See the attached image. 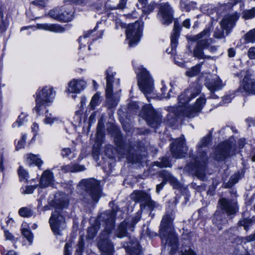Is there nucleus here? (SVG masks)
<instances>
[{
	"instance_id": "nucleus-1",
	"label": "nucleus",
	"mask_w": 255,
	"mask_h": 255,
	"mask_svg": "<svg viewBox=\"0 0 255 255\" xmlns=\"http://www.w3.org/2000/svg\"><path fill=\"white\" fill-rule=\"evenodd\" d=\"M201 92V86L198 83L191 84L189 87L179 96L177 107H168L169 114L167 116V122L173 125L177 119L181 117L193 118L197 115L206 103V99L200 97L197 99L192 106L188 105V102Z\"/></svg>"
},
{
	"instance_id": "nucleus-2",
	"label": "nucleus",
	"mask_w": 255,
	"mask_h": 255,
	"mask_svg": "<svg viewBox=\"0 0 255 255\" xmlns=\"http://www.w3.org/2000/svg\"><path fill=\"white\" fill-rule=\"evenodd\" d=\"M211 140V133L203 137L197 146V153L192 156V161L187 164V169L195 174L198 178L204 180L205 170L208 161L206 147Z\"/></svg>"
},
{
	"instance_id": "nucleus-3",
	"label": "nucleus",
	"mask_w": 255,
	"mask_h": 255,
	"mask_svg": "<svg viewBox=\"0 0 255 255\" xmlns=\"http://www.w3.org/2000/svg\"><path fill=\"white\" fill-rule=\"evenodd\" d=\"M174 217L173 211L167 212L161 220L159 231L162 241L171 247V254H174L178 247V239L173 225Z\"/></svg>"
},
{
	"instance_id": "nucleus-4",
	"label": "nucleus",
	"mask_w": 255,
	"mask_h": 255,
	"mask_svg": "<svg viewBox=\"0 0 255 255\" xmlns=\"http://www.w3.org/2000/svg\"><path fill=\"white\" fill-rule=\"evenodd\" d=\"M211 30L210 28H206L201 32L196 35L190 37V40L192 41H197L196 46L194 49L193 55L198 59H210V56L204 54L203 50L207 49L208 46L211 44L213 40L211 38H208L210 35Z\"/></svg>"
},
{
	"instance_id": "nucleus-5",
	"label": "nucleus",
	"mask_w": 255,
	"mask_h": 255,
	"mask_svg": "<svg viewBox=\"0 0 255 255\" xmlns=\"http://www.w3.org/2000/svg\"><path fill=\"white\" fill-rule=\"evenodd\" d=\"M137 77L139 88L147 99L156 98L157 96L154 91L153 80L149 72L145 68H141Z\"/></svg>"
},
{
	"instance_id": "nucleus-6",
	"label": "nucleus",
	"mask_w": 255,
	"mask_h": 255,
	"mask_svg": "<svg viewBox=\"0 0 255 255\" xmlns=\"http://www.w3.org/2000/svg\"><path fill=\"white\" fill-rule=\"evenodd\" d=\"M79 186L86 191L87 196L85 199L87 201L92 200L97 202L98 201L102 191L99 181L95 178L82 179L79 183Z\"/></svg>"
},
{
	"instance_id": "nucleus-7",
	"label": "nucleus",
	"mask_w": 255,
	"mask_h": 255,
	"mask_svg": "<svg viewBox=\"0 0 255 255\" xmlns=\"http://www.w3.org/2000/svg\"><path fill=\"white\" fill-rule=\"evenodd\" d=\"M56 95L54 88L50 86H46L39 89L36 93V106L34 110L39 114L42 106H49L53 101Z\"/></svg>"
},
{
	"instance_id": "nucleus-8",
	"label": "nucleus",
	"mask_w": 255,
	"mask_h": 255,
	"mask_svg": "<svg viewBox=\"0 0 255 255\" xmlns=\"http://www.w3.org/2000/svg\"><path fill=\"white\" fill-rule=\"evenodd\" d=\"M115 142L117 146V152L122 157H126L130 162L135 163L141 161L140 158L136 153H134L135 150L127 145L123 143L121 137L118 135L115 137Z\"/></svg>"
},
{
	"instance_id": "nucleus-9",
	"label": "nucleus",
	"mask_w": 255,
	"mask_h": 255,
	"mask_svg": "<svg viewBox=\"0 0 255 255\" xmlns=\"http://www.w3.org/2000/svg\"><path fill=\"white\" fill-rule=\"evenodd\" d=\"M238 17L236 13L226 15L220 23L222 30L217 28L214 32V36L216 38H224L225 35L223 30L226 31V35H228L230 33L231 29L235 26Z\"/></svg>"
},
{
	"instance_id": "nucleus-10",
	"label": "nucleus",
	"mask_w": 255,
	"mask_h": 255,
	"mask_svg": "<svg viewBox=\"0 0 255 255\" xmlns=\"http://www.w3.org/2000/svg\"><path fill=\"white\" fill-rule=\"evenodd\" d=\"M140 215L137 214L135 216L124 220L120 224L116 230V236L120 238L127 236L128 232L133 231L134 226L140 220Z\"/></svg>"
},
{
	"instance_id": "nucleus-11",
	"label": "nucleus",
	"mask_w": 255,
	"mask_h": 255,
	"mask_svg": "<svg viewBox=\"0 0 255 255\" xmlns=\"http://www.w3.org/2000/svg\"><path fill=\"white\" fill-rule=\"evenodd\" d=\"M142 27V23L138 21L128 25L126 30V36L129 46H134L139 41Z\"/></svg>"
},
{
	"instance_id": "nucleus-12",
	"label": "nucleus",
	"mask_w": 255,
	"mask_h": 255,
	"mask_svg": "<svg viewBox=\"0 0 255 255\" xmlns=\"http://www.w3.org/2000/svg\"><path fill=\"white\" fill-rule=\"evenodd\" d=\"M236 151V145L233 141H226L219 144L215 152L214 158L217 160L223 159L233 155Z\"/></svg>"
},
{
	"instance_id": "nucleus-13",
	"label": "nucleus",
	"mask_w": 255,
	"mask_h": 255,
	"mask_svg": "<svg viewBox=\"0 0 255 255\" xmlns=\"http://www.w3.org/2000/svg\"><path fill=\"white\" fill-rule=\"evenodd\" d=\"M120 210L117 207L111 211H106L102 213L99 217L100 221L103 222L105 230L103 234L108 235L115 227V215Z\"/></svg>"
},
{
	"instance_id": "nucleus-14",
	"label": "nucleus",
	"mask_w": 255,
	"mask_h": 255,
	"mask_svg": "<svg viewBox=\"0 0 255 255\" xmlns=\"http://www.w3.org/2000/svg\"><path fill=\"white\" fill-rule=\"evenodd\" d=\"M147 124L153 128H156L161 123V115L154 111L150 105H145L142 108Z\"/></svg>"
},
{
	"instance_id": "nucleus-15",
	"label": "nucleus",
	"mask_w": 255,
	"mask_h": 255,
	"mask_svg": "<svg viewBox=\"0 0 255 255\" xmlns=\"http://www.w3.org/2000/svg\"><path fill=\"white\" fill-rule=\"evenodd\" d=\"M51 229L56 236H61V231L66 228L65 218L59 212L55 211L51 215L49 221Z\"/></svg>"
},
{
	"instance_id": "nucleus-16",
	"label": "nucleus",
	"mask_w": 255,
	"mask_h": 255,
	"mask_svg": "<svg viewBox=\"0 0 255 255\" xmlns=\"http://www.w3.org/2000/svg\"><path fill=\"white\" fill-rule=\"evenodd\" d=\"M187 149L183 135H181L175 140L174 142L171 145L170 149L173 157L176 158L184 157Z\"/></svg>"
},
{
	"instance_id": "nucleus-17",
	"label": "nucleus",
	"mask_w": 255,
	"mask_h": 255,
	"mask_svg": "<svg viewBox=\"0 0 255 255\" xmlns=\"http://www.w3.org/2000/svg\"><path fill=\"white\" fill-rule=\"evenodd\" d=\"M130 198L135 202L142 203L147 206L150 210H153L155 207V203L150 199L147 193L141 191H135L131 195Z\"/></svg>"
},
{
	"instance_id": "nucleus-18",
	"label": "nucleus",
	"mask_w": 255,
	"mask_h": 255,
	"mask_svg": "<svg viewBox=\"0 0 255 255\" xmlns=\"http://www.w3.org/2000/svg\"><path fill=\"white\" fill-rule=\"evenodd\" d=\"M157 17L163 24L168 25L172 22V10L167 3L160 5Z\"/></svg>"
},
{
	"instance_id": "nucleus-19",
	"label": "nucleus",
	"mask_w": 255,
	"mask_h": 255,
	"mask_svg": "<svg viewBox=\"0 0 255 255\" xmlns=\"http://www.w3.org/2000/svg\"><path fill=\"white\" fill-rule=\"evenodd\" d=\"M205 86L212 93L211 97L216 99L217 97L213 94V92L222 89L224 87L225 84L218 76H214L212 79L206 81Z\"/></svg>"
},
{
	"instance_id": "nucleus-20",
	"label": "nucleus",
	"mask_w": 255,
	"mask_h": 255,
	"mask_svg": "<svg viewBox=\"0 0 255 255\" xmlns=\"http://www.w3.org/2000/svg\"><path fill=\"white\" fill-rule=\"evenodd\" d=\"M219 203L223 211L222 213H226L227 216L234 215L237 213L238 207L236 202L222 198L219 200Z\"/></svg>"
},
{
	"instance_id": "nucleus-21",
	"label": "nucleus",
	"mask_w": 255,
	"mask_h": 255,
	"mask_svg": "<svg viewBox=\"0 0 255 255\" xmlns=\"http://www.w3.org/2000/svg\"><path fill=\"white\" fill-rule=\"evenodd\" d=\"M241 87L248 94L255 95V79L249 75L245 76L242 82Z\"/></svg>"
},
{
	"instance_id": "nucleus-22",
	"label": "nucleus",
	"mask_w": 255,
	"mask_h": 255,
	"mask_svg": "<svg viewBox=\"0 0 255 255\" xmlns=\"http://www.w3.org/2000/svg\"><path fill=\"white\" fill-rule=\"evenodd\" d=\"M69 198L67 194L63 193H57L52 202V206L57 209L66 208L68 205Z\"/></svg>"
},
{
	"instance_id": "nucleus-23",
	"label": "nucleus",
	"mask_w": 255,
	"mask_h": 255,
	"mask_svg": "<svg viewBox=\"0 0 255 255\" xmlns=\"http://www.w3.org/2000/svg\"><path fill=\"white\" fill-rule=\"evenodd\" d=\"M86 87V83L83 80L73 79L68 84V91L71 93H79Z\"/></svg>"
},
{
	"instance_id": "nucleus-24",
	"label": "nucleus",
	"mask_w": 255,
	"mask_h": 255,
	"mask_svg": "<svg viewBox=\"0 0 255 255\" xmlns=\"http://www.w3.org/2000/svg\"><path fill=\"white\" fill-rule=\"evenodd\" d=\"M98 246L103 255H112L114 253L113 245L107 239H101Z\"/></svg>"
},
{
	"instance_id": "nucleus-25",
	"label": "nucleus",
	"mask_w": 255,
	"mask_h": 255,
	"mask_svg": "<svg viewBox=\"0 0 255 255\" xmlns=\"http://www.w3.org/2000/svg\"><path fill=\"white\" fill-rule=\"evenodd\" d=\"M108 84V88L106 89V94L107 98V105L108 108H115L118 104L120 99V96L118 94H112V90L111 89Z\"/></svg>"
},
{
	"instance_id": "nucleus-26",
	"label": "nucleus",
	"mask_w": 255,
	"mask_h": 255,
	"mask_svg": "<svg viewBox=\"0 0 255 255\" xmlns=\"http://www.w3.org/2000/svg\"><path fill=\"white\" fill-rule=\"evenodd\" d=\"M36 27L37 29L56 33H61L65 31V28L57 24L39 23L36 24Z\"/></svg>"
},
{
	"instance_id": "nucleus-27",
	"label": "nucleus",
	"mask_w": 255,
	"mask_h": 255,
	"mask_svg": "<svg viewBox=\"0 0 255 255\" xmlns=\"http://www.w3.org/2000/svg\"><path fill=\"white\" fill-rule=\"evenodd\" d=\"M213 223L216 225L219 230L222 228V226L227 223L228 220L226 218L224 213L220 211H216L213 218Z\"/></svg>"
},
{
	"instance_id": "nucleus-28",
	"label": "nucleus",
	"mask_w": 255,
	"mask_h": 255,
	"mask_svg": "<svg viewBox=\"0 0 255 255\" xmlns=\"http://www.w3.org/2000/svg\"><path fill=\"white\" fill-rule=\"evenodd\" d=\"M53 180V174L50 170L44 171L41 177L40 185L41 187L44 188L50 185Z\"/></svg>"
},
{
	"instance_id": "nucleus-29",
	"label": "nucleus",
	"mask_w": 255,
	"mask_h": 255,
	"mask_svg": "<svg viewBox=\"0 0 255 255\" xmlns=\"http://www.w3.org/2000/svg\"><path fill=\"white\" fill-rule=\"evenodd\" d=\"M159 174L163 178L164 181L166 183L169 181L174 188H178L180 187L179 182L167 171L163 170L160 172Z\"/></svg>"
},
{
	"instance_id": "nucleus-30",
	"label": "nucleus",
	"mask_w": 255,
	"mask_h": 255,
	"mask_svg": "<svg viewBox=\"0 0 255 255\" xmlns=\"http://www.w3.org/2000/svg\"><path fill=\"white\" fill-rule=\"evenodd\" d=\"M85 169L86 168L84 165H80L77 163H71L61 167V170L63 173H66L68 172H80L84 171Z\"/></svg>"
},
{
	"instance_id": "nucleus-31",
	"label": "nucleus",
	"mask_w": 255,
	"mask_h": 255,
	"mask_svg": "<svg viewBox=\"0 0 255 255\" xmlns=\"http://www.w3.org/2000/svg\"><path fill=\"white\" fill-rule=\"evenodd\" d=\"M180 27L177 22L174 23L173 33L171 35V46L172 50L175 49L178 44L177 39L180 35Z\"/></svg>"
},
{
	"instance_id": "nucleus-32",
	"label": "nucleus",
	"mask_w": 255,
	"mask_h": 255,
	"mask_svg": "<svg viewBox=\"0 0 255 255\" xmlns=\"http://www.w3.org/2000/svg\"><path fill=\"white\" fill-rule=\"evenodd\" d=\"M25 158L26 162L29 164H34L39 167L43 164V161L39 157L38 155L28 153L25 155Z\"/></svg>"
},
{
	"instance_id": "nucleus-33",
	"label": "nucleus",
	"mask_w": 255,
	"mask_h": 255,
	"mask_svg": "<svg viewBox=\"0 0 255 255\" xmlns=\"http://www.w3.org/2000/svg\"><path fill=\"white\" fill-rule=\"evenodd\" d=\"M116 74V72H114L111 68H109L106 71V80H107V87L108 88V84H109V86L111 90H112V83L114 82L115 79L114 76Z\"/></svg>"
},
{
	"instance_id": "nucleus-34",
	"label": "nucleus",
	"mask_w": 255,
	"mask_h": 255,
	"mask_svg": "<svg viewBox=\"0 0 255 255\" xmlns=\"http://www.w3.org/2000/svg\"><path fill=\"white\" fill-rule=\"evenodd\" d=\"M48 15L50 17L56 20L63 22H68L70 19V16L67 17H64L62 15H58V14L56 13L55 11L54 10L49 11Z\"/></svg>"
},
{
	"instance_id": "nucleus-35",
	"label": "nucleus",
	"mask_w": 255,
	"mask_h": 255,
	"mask_svg": "<svg viewBox=\"0 0 255 255\" xmlns=\"http://www.w3.org/2000/svg\"><path fill=\"white\" fill-rule=\"evenodd\" d=\"M201 67V64H197L192 67L186 72V75L190 77L196 76L199 74Z\"/></svg>"
},
{
	"instance_id": "nucleus-36",
	"label": "nucleus",
	"mask_w": 255,
	"mask_h": 255,
	"mask_svg": "<svg viewBox=\"0 0 255 255\" xmlns=\"http://www.w3.org/2000/svg\"><path fill=\"white\" fill-rule=\"evenodd\" d=\"M101 103L100 93H96L92 97L90 106L92 110H94L96 107L99 105Z\"/></svg>"
},
{
	"instance_id": "nucleus-37",
	"label": "nucleus",
	"mask_w": 255,
	"mask_h": 255,
	"mask_svg": "<svg viewBox=\"0 0 255 255\" xmlns=\"http://www.w3.org/2000/svg\"><path fill=\"white\" fill-rule=\"evenodd\" d=\"M18 213L20 216L24 217H29L33 214V211L27 207L21 208L19 210Z\"/></svg>"
},
{
	"instance_id": "nucleus-38",
	"label": "nucleus",
	"mask_w": 255,
	"mask_h": 255,
	"mask_svg": "<svg viewBox=\"0 0 255 255\" xmlns=\"http://www.w3.org/2000/svg\"><path fill=\"white\" fill-rule=\"evenodd\" d=\"M99 227L98 226L91 227L88 228L87 231V239L92 240L96 235Z\"/></svg>"
},
{
	"instance_id": "nucleus-39",
	"label": "nucleus",
	"mask_w": 255,
	"mask_h": 255,
	"mask_svg": "<svg viewBox=\"0 0 255 255\" xmlns=\"http://www.w3.org/2000/svg\"><path fill=\"white\" fill-rule=\"evenodd\" d=\"M254 17H255V7L245 10L243 12V17L246 19H251Z\"/></svg>"
},
{
	"instance_id": "nucleus-40",
	"label": "nucleus",
	"mask_w": 255,
	"mask_h": 255,
	"mask_svg": "<svg viewBox=\"0 0 255 255\" xmlns=\"http://www.w3.org/2000/svg\"><path fill=\"white\" fill-rule=\"evenodd\" d=\"M253 222H255V218L244 219L240 222V225L244 227L246 230H248Z\"/></svg>"
},
{
	"instance_id": "nucleus-41",
	"label": "nucleus",
	"mask_w": 255,
	"mask_h": 255,
	"mask_svg": "<svg viewBox=\"0 0 255 255\" xmlns=\"http://www.w3.org/2000/svg\"><path fill=\"white\" fill-rule=\"evenodd\" d=\"M27 115L25 113H22L19 116L17 121L12 125L13 128L21 126L25 121V119Z\"/></svg>"
},
{
	"instance_id": "nucleus-42",
	"label": "nucleus",
	"mask_w": 255,
	"mask_h": 255,
	"mask_svg": "<svg viewBox=\"0 0 255 255\" xmlns=\"http://www.w3.org/2000/svg\"><path fill=\"white\" fill-rule=\"evenodd\" d=\"M18 173L20 180L26 181L28 178V172L21 166H20L18 170Z\"/></svg>"
},
{
	"instance_id": "nucleus-43",
	"label": "nucleus",
	"mask_w": 255,
	"mask_h": 255,
	"mask_svg": "<svg viewBox=\"0 0 255 255\" xmlns=\"http://www.w3.org/2000/svg\"><path fill=\"white\" fill-rule=\"evenodd\" d=\"M245 39L247 42H255V28L249 31L245 36Z\"/></svg>"
},
{
	"instance_id": "nucleus-44",
	"label": "nucleus",
	"mask_w": 255,
	"mask_h": 255,
	"mask_svg": "<svg viewBox=\"0 0 255 255\" xmlns=\"http://www.w3.org/2000/svg\"><path fill=\"white\" fill-rule=\"evenodd\" d=\"M155 165L161 168L170 167L171 166L170 162L167 157H162L161 161L156 162Z\"/></svg>"
},
{
	"instance_id": "nucleus-45",
	"label": "nucleus",
	"mask_w": 255,
	"mask_h": 255,
	"mask_svg": "<svg viewBox=\"0 0 255 255\" xmlns=\"http://www.w3.org/2000/svg\"><path fill=\"white\" fill-rule=\"evenodd\" d=\"M188 0H180V7L185 11H190L191 4H195L193 2L188 3Z\"/></svg>"
},
{
	"instance_id": "nucleus-46",
	"label": "nucleus",
	"mask_w": 255,
	"mask_h": 255,
	"mask_svg": "<svg viewBox=\"0 0 255 255\" xmlns=\"http://www.w3.org/2000/svg\"><path fill=\"white\" fill-rule=\"evenodd\" d=\"M129 255H141L140 247L137 243L131 247Z\"/></svg>"
},
{
	"instance_id": "nucleus-47",
	"label": "nucleus",
	"mask_w": 255,
	"mask_h": 255,
	"mask_svg": "<svg viewBox=\"0 0 255 255\" xmlns=\"http://www.w3.org/2000/svg\"><path fill=\"white\" fill-rule=\"evenodd\" d=\"M5 9V6L4 4L0 3V18L1 20V25H0V29L1 31H4L5 30V28L4 27V13L3 11Z\"/></svg>"
},
{
	"instance_id": "nucleus-48",
	"label": "nucleus",
	"mask_w": 255,
	"mask_h": 255,
	"mask_svg": "<svg viewBox=\"0 0 255 255\" xmlns=\"http://www.w3.org/2000/svg\"><path fill=\"white\" fill-rule=\"evenodd\" d=\"M58 118L52 116L51 114H47L45 116L44 122L46 124L51 125L54 122L58 121Z\"/></svg>"
},
{
	"instance_id": "nucleus-49",
	"label": "nucleus",
	"mask_w": 255,
	"mask_h": 255,
	"mask_svg": "<svg viewBox=\"0 0 255 255\" xmlns=\"http://www.w3.org/2000/svg\"><path fill=\"white\" fill-rule=\"evenodd\" d=\"M239 179V175L238 174H234L231 177L229 182L227 183L226 185V187H230L233 186L234 184L236 183Z\"/></svg>"
},
{
	"instance_id": "nucleus-50",
	"label": "nucleus",
	"mask_w": 255,
	"mask_h": 255,
	"mask_svg": "<svg viewBox=\"0 0 255 255\" xmlns=\"http://www.w3.org/2000/svg\"><path fill=\"white\" fill-rule=\"evenodd\" d=\"M155 3L154 2H150L147 5H145L143 7V12L145 13H149L154 9Z\"/></svg>"
},
{
	"instance_id": "nucleus-51",
	"label": "nucleus",
	"mask_w": 255,
	"mask_h": 255,
	"mask_svg": "<svg viewBox=\"0 0 255 255\" xmlns=\"http://www.w3.org/2000/svg\"><path fill=\"white\" fill-rule=\"evenodd\" d=\"M84 240L82 238H81L79 241L77 245V248L76 251V254L77 255H82V252L84 248Z\"/></svg>"
},
{
	"instance_id": "nucleus-52",
	"label": "nucleus",
	"mask_w": 255,
	"mask_h": 255,
	"mask_svg": "<svg viewBox=\"0 0 255 255\" xmlns=\"http://www.w3.org/2000/svg\"><path fill=\"white\" fill-rule=\"evenodd\" d=\"M22 234L23 236L26 238L29 243L31 244L32 242L33 237L30 231L29 230L23 229L22 230Z\"/></svg>"
},
{
	"instance_id": "nucleus-53",
	"label": "nucleus",
	"mask_w": 255,
	"mask_h": 255,
	"mask_svg": "<svg viewBox=\"0 0 255 255\" xmlns=\"http://www.w3.org/2000/svg\"><path fill=\"white\" fill-rule=\"evenodd\" d=\"M26 136L25 134H23L19 140H18L17 145L16 146V149L17 150L21 149L24 147L25 141H26Z\"/></svg>"
},
{
	"instance_id": "nucleus-54",
	"label": "nucleus",
	"mask_w": 255,
	"mask_h": 255,
	"mask_svg": "<svg viewBox=\"0 0 255 255\" xmlns=\"http://www.w3.org/2000/svg\"><path fill=\"white\" fill-rule=\"evenodd\" d=\"M104 134L103 132L100 131L99 129H98L97 132V137L96 140V143L97 146H100L103 142V138H104Z\"/></svg>"
},
{
	"instance_id": "nucleus-55",
	"label": "nucleus",
	"mask_w": 255,
	"mask_h": 255,
	"mask_svg": "<svg viewBox=\"0 0 255 255\" xmlns=\"http://www.w3.org/2000/svg\"><path fill=\"white\" fill-rule=\"evenodd\" d=\"M166 90H167L166 87L164 85H163V86L161 89V91L162 92L161 95L160 96H158L156 94V95L157 96L156 97L157 98H160V99L162 98H169L170 97L169 93H167L166 95L165 93V91H166Z\"/></svg>"
},
{
	"instance_id": "nucleus-56",
	"label": "nucleus",
	"mask_w": 255,
	"mask_h": 255,
	"mask_svg": "<svg viewBox=\"0 0 255 255\" xmlns=\"http://www.w3.org/2000/svg\"><path fill=\"white\" fill-rule=\"evenodd\" d=\"M32 3L41 7H44L46 5V2L43 0H35L32 1Z\"/></svg>"
},
{
	"instance_id": "nucleus-57",
	"label": "nucleus",
	"mask_w": 255,
	"mask_h": 255,
	"mask_svg": "<svg viewBox=\"0 0 255 255\" xmlns=\"http://www.w3.org/2000/svg\"><path fill=\"white\" fill-rule=\"evenodd\" d=\"M248 56L250 59H255V47H251L248 52Z\"/></svg>"
},
{
	"instance_id": "nucleus-58",
	"label": "nucleus",
	"mask_w": 255,
	"mask_h": 255,
	"mask_svg": "<svg viewBox=\"0 0 255 255\" xmlns=\"http://www.w3.org/2000/svg\"><path fill=\"white\" fill-rule=\"evenodd\" d=\"M72 245L71 243H66L64 247V255H70L71 252L70 249L72 248Z\"/></svg>"
},
{
	"instance_id": "nucleus-59",
	"label": "nucleus",
	"mask_w": 255,
	"mask_h": 255,
	"mask_svg": "<svg viewBox=\"0 0 255 255\" xmlns=\"http://www.w3.org/2000/svg\"><path fill=\"white\" fill-rule=\"evenodd\" d=\"M179 255H196V253L193 250L188 249L182 251Z\"/></svg>"
},
{
	"instance_id": "nucleus-60",
	"label": "nucleus",
	"mask_w": 255,
	"mask_h": 255,
	"mask_svg": "<svg viewBox=\"0 0 255 255\" xmlns=\"http://www.w3.org/2000/svg\"><path fill=\"white\" fill-rule=\"evenodd\" d=\"M71 153V149L70 148H63L62 150L61 155H62V156L63 157H67L68 155H69V154Z\"/></svg>"
},
{
	"instance_id": "nucleus-61",
	"label": "nucleus",
	"mask_w": 255,
	"mask_h": 255,
	"mask_svg": "<svg viewBox=\"0 0 255 255\" xmlns=\"http://www.w3.org/2000/svg\"><path fill=\"white\" fill-rule=\"evenodd\" d=\"M127 0H120L117 6V8L119 9H124L127 4Z\"/></svg>"
},
{
	"instance_id": "nucleus-62",
	"label": "nucleus",
	"mask_w": 255,
	"mask_h": 255,
	"mask_svg": "<svg viewBox=\"0 0 255 255\" xmlns=\"http://www.w3.org/2000/svg\"><path fill=\"white\" fill-rule=\"evenodd\" d=\"M139 108V107L137 105L135 102L130 103L128 106V111H130L131 110H136Z\"/></svg>"
},
{
	"instance_id": "nucleus-63",
	"label": "nucleus",
	"mask_w": 255,
	"mask_h": 255,
	"mask_svg": "<svg viewBox=\"0 0 255 255\" xmlns=\"http://www.w3.org/2000/svg\"><path fill=\"white\" fill-rule=\"evenodd\" d=\"M35 188V187L32 186H28L26 187L25 190L24 191V193L25 194H31L32 193L34 189Z\"/></svg>"
},
{
	"instance_id": "nucleus-64",
	"label": "nucleus",
	"mask_w": 255,
	"mask_h": 255,
	"mask_svg": "<svg viewBox=\"0 0 255 255\" xmlns=\"http://www.w3.org/2000/svg\"><path fill=\"white\" fill-rule=\"evenodd\" d=\"M245 240L247 242H250L255 241V233L254 234L251 235L249 236L246 237L245 238Z\"/></svg>"
}]
</instances>
